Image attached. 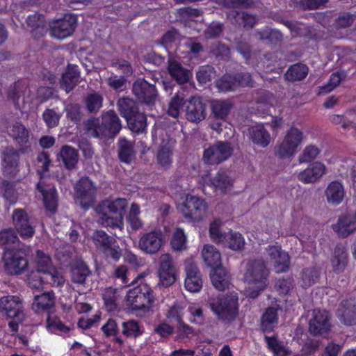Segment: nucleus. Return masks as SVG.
<instances>
[{
  "mask_svg": "<svg viewBox=\"0 0 356 356\" xmlns=\"http://www.w3.org/2000/svg\"><path fill=\"white\" fill-rule=\"evenodd\" d=\"M86 131L92 137L101 139L113 138L122 129V122L114 110L102 113L100 119L90 118L84 122Z\"/></svg>",
  "mask_w": 356,
  "mask_h": 356,
  "instance_id": "obj_1",
  "label": "nucleus"
},
{
  "mask_svg": "<svg viewBox=\"0 0 356 356\" xmlns=\"http://www.w3.org/2000/svg\"><path fill=\"white\" fill-rule=\"evenodd\" d=\"M120 115L127 121L129 128L135 133H143L147 127V118L140 112L138 103L129 97L120 98L117 102Z\"/></svg>",
  "mask_w": 356,
  "mask_h": 356,
  "instance_id": "obj_2",
  "label": "nucleus"
},
{
  "mask_svg": "<svg viewBox=\"0 0 356 356\" xmlns=\"http://www.w3.org/2000/svg\"><path fill=\"white\" fill-rule=\"evenodd\" d=\"M207 303L218 318L225 323H231L238 316V298L234 295L210 297Z\"/></svg>",
  "mask_w": 356,
  "mask_h": 356,
  "instance_id": "obj_3",
  "label": "nucleus"
},
{
  "mask_svg": "<svg viewBox=\"0 0 356 356\" xmlns=\"http://www.w3.org/2000/svg\"><path fill=\"white\" fill-rule=\"evenodd\" d=\"M127 207V200L125 198L115 200L106 199L96 207L95 211L102 215V220H111L114 222H123L124 216Z\"/></svg>",
  "mask_w": 356,
  "mask_h": 356,
  "instance_id": "obj_4",
  "label": "nucleus"
},
{
  "mask_svg": "<svg viewBox=\"0 0 356 356\" xmlns=\"http://www.w3.org/2000/svg\"><path fill=\"white\" fill-rule=\"evenodd\" d=\"M29 250L17 248L8 250L5 255V270L10 275L23 274L28 270L29 263L26 258Z\"/></svg>",
  "mask_w": 356,
  "mask_h": 356,
  "instance_id": "obj_5",
  "label": "nucleus"
},
{
  "mask_svg": "<svg viewBox=\"0 0 356 356\" xmlns=\"http://www.w3.org/2000/svg\"><path fill=\"white\" fill-rule=\"evenodd\" d=\"M7 133L20 153L27 154L32 151L31 131L21 121L8 126Z\"/></svg>",
  "mask_w": 356,
  "mask_h": 356,
  "instance_id": "obj_6",
  "label": "nucleus"
},
{
  "mask_svg": "<svg viewBox=\"0 0 356 356\" xmlns=\"http://www.w3.org/2000/svg\"><path fill=\"white\" fill-rule=\"evenodd\" d=\"M303 139V133L296 127H291L282 142L275 148V154L281 159L292 156Z\"/></svg>",
  "mask_w": 356,
  "mask_h": 356,
  "instance_id": "obj_7",
  "label": "nucleus"
},
{
  "mask_svg": "<svg viewBox=\"0 0 356 356\" xmlns=\"http://www.w3.org/2000/svg\"><path fill=\"white\" fill-rule=\"evenodd\" d=\"M207 208L204 200L195 195H187L180 211L184 217L191 220L192 222H198L205 216Z\"/></svg>",
  "mask_w": 356,
  "mask_h": 356,
  "instance_id": "obj_8",
  "label": "nucleus"
},
{
  "mask_svg": "<svg viewBox=\"0 0 356 356\" xmlns=\"http://www.w3.org/2000/svg\"><path fill=\"white\" fill-rule=\"evenodd\" d=\"M232 153L233 148L229 143L218 141L204 151L203 160L207 164H219L227 160Z\"/></svg>",
  "mask_w": 356,
  "mask_h": 356,
  "instance_id": "obj_9",
  "label": "nucleus"
},
{
  "mask_svg": "<svg viewBox=\"0 0 356 356\" xmlns=\"http://www.w3.org/2000/svg\"><path fill=\"white\" fill-rule=\"evenodd\" d=\"M75 193L84 209H88L95 202L96 187L92 180L87 176L79 179L75 185Z\"/></svg>",
  "mask_w": 356,
  "mask_h": 356,
  "instance_id": "obj_10",
  "label": "nucleus"
},
{
  "mask_svg": "<svg viewBox=\"0 0 356 356\" xmlns=\"http://www.w3.org/2000/svg\"><path fill=\"white\" fill-rule=\"evenodd\" d=\"M331 330L330 317L327 311L314 309L312 317L309 321V332L314 337L325 338Z\"/></svg>",
  "mask_w": 356,
  "mask_h": 356,
  "instance_id": "obj_11",
  "label": "nucleus"
},
{
  "mask_svg": "<svg viewBox=\"0 0 356 356\" xmlns=\"http://www.w3.org/2000/svg\"><path fill=\"white\" fill-rule=\"evenodd\" d=\"M269 270L261 259L250 261L246 267L244 278L248 283L268 284Z\"/></svg>",
  "mask_w": 356,
  "mask_h": 356,
  "instance_id": "obj_12",
  "label": "nucleus"
},
{
  "mask_svg": "<svg viewBox=\"0 0 356 356\" xmlns=\"http://www.w3.org/2000/svg\"><path fill=\"white\" fill-rule=\"evenodd\" d=\"M133 92L140 102L148 106L154 105L158 97L155 85L145 79H139L134 83Z\"/></svg>",
  "mask_w": 356,
  "mask_h": 356,
  "instance_id": "obj_13",
  "label": "nucleus"
},
{
  "mask_svg": "<svg viewBox=\"0 0 356 356\" xmlns=\"http://www.w3.org/2000/svg\"><path fill=\"white\" fill-rule=\"evenodd\" d=\"M77 24L76 16L65 14L63 18L54 21L50 26L51 35L58 39H65L72 35Z\"/></svg>",
  "mask_w": 356,
  "mask_h": 356,
  "instance_id": "obj_14",
  "label": "nucleus"
},
{
  "mask_svg": "<svg viewBox=\"0 0 356 356\" xmlns=\"http://www.w3.org/2000/svg\"><path fill=\"white\" fill-rule=\"evenodd\" d=\"M35 262L38 274L42 273L44 275L49 276L51 281L54 282L58 280V286L63 285L64 282L63 276L55 268H51V259L43 251L40 250L36 251Z\"/></svg>",
  "mask_w": 356,
  "mask_h": 356,
  "instance_id": "obj_15",
  "label": "nucleus"
},
{
  "mask_svg": "<svg viewBox=\"0 0 356 356\" xmlns=\"http://www.w3.org/2000/svg\"><path fill=\"white\" fill-rule=\"evenodd\" d=\"M18 149L8 146L2 152L1 165L3 173L5 176L14 178L19 172V155Z\"/></svg>",
  "mask_w": 356,
  "mask_h": 356,
  "instance_id": "obj_16",
  "label": "nucleus"
},
{
  "mask_svg": "<svg viewBox=\"0 0 356 356\" xmlns=\"http://www.w3.org/2000/svg\"><path fill=\"white\" fill-rule=\"evenodd\" d=\"M185 288L190 292L195 293L201 290L202 287V274L197 266L193 261L185 262Z\"/></svg>",
  "mask_w": 356,
  "mask_h": 356,
  "instance_id": "obj_17",
  "label": "nucleus"
},
{
  "mask_svg": "<svg viewBox=\"0 0 356 356\" xmlns=\"http://www.w3.org/2000/svg\"><path fill=\"white\" fill-rule=\"evenodd\" d=\"M336 315L339 321L346 326L356 325V299L349 298L341 300Z\"/></svg>",
  "mask_w": 356,
  "mask_h": 356,
  "instance_id": "obj_18",
  "label": "nucleus"
},
{
  "mask_svg": "<svg viewBox=\"0 0 356 356\" xmlns=\"http://www.w3.org/2000/svg\"><path fill=\"white\" fill-rule=\"evenodd\" d=\"M186 118L191 122H200L207 116L206 104L200 97L193 96L186 104Z\"/></svg>",
  "mask_w": 356,
  "mask_h": 356,
  "instance_id": "obj_19",
  "label": "nucleus"
},
{
  "mask_svg": "<svg viewBox=\"0 0 356 356\" xmlns=\"http://www.w3.org/2000/svg\"><path fill=\"white\" fill-rule=\"evenodd\" d=\"M163 232L154 230L144 234L139 241V247L143 252L153 254L156 253L163 244Z\"/></svg>",
  "mask_w": 356,
  "mask_h": 356,
  "instance_id": "obj_20",
  "label": "nucleus"
},
{
  "mask_svg": "<svg viewBox=\"0 0 356 356\" xmlns=\"http://www.w3.org/2000/svg\"><path fill=\"white\" fill-rule=\"evenodd\" d=\"M0 310L5 312L7 318H20L24 313L21 299L15 296H6L0 298Z\"/></svg>",
  "mask_w": 356,
  "mask_h": 356,
  "instance_id": "obj_21",
  "label": "nucleus"
},
{
  "mask_svg": "<svg viewBox=\"0 0 356 356\" xmlns=\"http://www.w3.org/2000/svg\"><path fill=\"white\" fill-rule=\"evenodd\" d=\"M69 273L72 282L85 285L86 279L91 275L92 271L83 260H77L70 264Z\"/></svg>",
  "mask_w": 356,
  "mask_h": 356,
  "instance_id": "obj_22",
  "label": "nucleus"
},
{
  "mask_svg": "<svg viewBox=\"0 0 356 356\" xmlns=\"http://www.w3.org/2000/svg\"><path fill=\"white\" fill-rule=\"evenodd\" d=\"M36 189L42 194L43 204L46 210L55 213L58 208V193L54 187L45 189V184L40 180L36 184Z\"/></svg>",
  "mask_w": 356,
  "mask_h": 356,
  "instance_id": "obj_23",
  "label": "nucleus"
},
{
  "mask_svg": "<svg viewBox=\"0 0 356 356\" xmlns=\"http://www.w3.org/2000/svg\"><path fill=\"white\" fill-rule=\"evenodd\" d=\"M80 69L77 65L68 64L62 75L61 87L66 92H71L80 81Z\"/></svg>",
  "mask_w": 356,
  "mask_h": 356,
  "instance_id": "obj_24",
  "label": "nucleus"
},
{
  "mask_svg": "<svg viewBox=\"0 0 356 356\" xmlns=\"http://www.w3.org/2000/svg\"><path fill=\"white\" fill-rule=\"evenodd\" d=\"M348 260V254L346 246L342 243L337 244L331 259L332 270L337 273L343 272L347 266Z\"/></svg>",
  "mask_w": 356,
  "mask_h": 356,
  "instance_id": "obj_25",
  "label": "nucleus"
},
{
  "mask_svg": "<svg viewBox=\"0 0 356 356\" xmlns=\"http://www.w3.org/2000/svg\"><path fill=\"white\" fill-rule=\"evenodd\" d=\"M55 305L56 297L53 291L44 292L34 296L33 308L37 312L46 311L49 314L51 310L55 307Z\"/></svg>",
  "mask_w": 356,
  "mask_h": 356,
  "instance_id": "obj_26",
  "label": "nucleus"
},
{
  "mask_svg": "<svg viewBox=\"0 0 356 356\" xmlns=\"http://www.w3.org/2000/svg\"><path fill=\"white\" fill-rule=\"evenodd\" d=\"M210 278L213 286L218 291H224L229 288L230 275L222 266L211 269Z\"/></svg>",
  "mask_w": 356,
  "mask_h": 356,
  "instance_id": "obj_27",
  "label": "nucleus"
},
{
  "mask_svg": "<svg viewBox=\"0 0 356 356\" xmlns=\"http://www.w3.org/2000/svg\"><path fill=\"white\" fill-rule=\"evenodd\" d=\"M227 19L232 24L247 29H252L256 23V19L252 15L236 10H230L227 13Z\"/></svg>",
  "mask_w": 356,
  "mask_h": 356,
  "instance_id": "obj_28",
  "label": "nucleus"
},
{
  "mask_svg": "<svg viewBox=\"0 0 356 356\" xmlns=\"http://www.w3.org/2000/svg\"><path fill=\"white\" fill-rule=\"evenodd\" d=\"M325 194L329 204L334 206L339 205L344 197L343 186L339 181H333L328 184Z\"/></svg>",
  "mask_w": 356,
  "mask_h": 356,
  "instance_id": "obj_29",
  "label": "nucleus"
},
{
  "mask_svg": "<svg viewBox=\"0 0 356 356\" xmlns=\"http://www.w3.org/2000/svg\"><path fill=\"white\" fill-rule=\"evenodd\" d=\"M153 293V290L149 286V291H142L136 299L129 303V307H131L132 311L149 312L154 301Z\"/></svg>",
  "mask_w": 356,
  "mask_h": 356,
  "instance_id": "obj_30",
  "label": "nucleus"
},
{
  "mask_svg": "<svg viewBox=\"0 0 356 356\" xmlns=\"http://www.w3.org/2000/svg\"><path fill=\"white\" fill-rule=\"evenodd\" d=\"M278 323L277 311L273 307H268L261 317L259 327L263 333L274 330Z\"/></svg>",
  "mask_w": 356,
  "mask_h": 356,
  "instance_id": "obj_31",
  "label": "nucleus"
},
{
  "mask_svg": "<svg viewBox=\"0 0 356 356\" xmlns=\"http://www.w3.org/2000/svg\"><path fill=\"white\" fill-rule=\"evenodd\" d=\"M168 70L170 75L179 84L186 83L190 79V70L184 68L175 60L169 61Z\"/></svg>",
  "mask_w": 356,
  "mask_h": 356,
  "instance_id": "obj_32",
  "label": "nucleus"
},
{
  "mask_svg": "<svg viewBox=\"0 0 356 356\" xmlns=\"http://www.w3.org/2000/svg\"><path fill=\"white\" fill-rule=\"evenodd\" d=\"M202 256L206 265L211 270L221 266V255L218 250L213 245H206L202 251Z\"/></svg>",
  "mask_w": 356,
  "mask_h": 356,
  "instance_id": "obj_33",
  "label": "nucleus"
},
{
  "mask_svg": "<svg viewBox=\"0 0 356 356\" xmlns=\"http://www.w3.org/2000/svg\"><path fill=\"white\" fill-rule=\"evenodd\" d=\"M250 137L252 141L262 147L268 145L270 142V135L269 132L261 124L252 127L249 129Z\"/></svg>",
  "mask_w": 356,
  "mask_h": 356,
  "instance_id": "obj_34",
  "label": "nucleus"
},
{
  "mask_svg": "<svg viewBox=\"0 0 356 356\" xmlns=\"http://www.w3.org/2000/svg\"><path fill=\"white\" fill-rule=\"evenodd\" d=\"M64 166L67 170H73L76 167L79 160V152L70 145H63L59 154Z\"/></svg>",
  "mask_w": 356,
  "mask_h": 356,
  "instance_id": "obj_35",
  "label": "nucleus"
},
{
  "mask_svg": "<svg viewBox=\"0 0 356 356\" xmlns=\"http://www.w3.org/2000/svg\"><path fill=\"white\" fill-rule=\"evenodd\" d=\"M118 144L120 161L127 164L131 163L135 156L133 143L127 140L125 138H120Z\"/></svg>",
  "mask_w": 356,
  "mask_h": 356,
  "instance_id": "obj_36",
  "label": "nucleus"
},
{
  "mask_svg": "<svg viewBox=\"0 0 356 356\" xmlns=\"http://www.w3.org/2000/svg\"><path fill=\"white\" fill-rule=\"evenodd\" d=\"M233 104L229 99H218L211 102V111L216 119L225 120Z\"/></svg>",
  "mask_w": 356,
  "mask_h": 356,
  "instance_id": "obj_37",
  "label": "nucleus"
},
{
  "mask_svg": "<svg viewBox=\"0 0 356 356\" xmlns=\"http://www.w3.org/2000/svg\"><path fill=\"white\" fill-rule=\"evenodd\" d=\"M309 72V67L302 63H297L291 65L286 74L285 78L289 81H298L305 79Z\"/></svg>",
  "mask_w": 356,
  "mask_h": 356,
  "instance_id": "obj_38",
  "label": "nucleus"
},
{
  "mask_svg": "<svg viewBox=\"0 0 356 356\" xmlns=\"http://www.w3.org/2000/svg\"><path fill=\"white\" fill-rule=\"evenodd\" d=\"M321 275V268L318 266L305 268L301 273V286L307 289L318 282Z\"/></svg>",
  "mask_w": 356,
  "mask_h": 356,
  "instance_id": "obj_39",
  "label": "nucleus"
},
{
  "mask_svg": "<svg viewBox=\"0 0 356 356\" xmlns=\"http://www.w3.org/2000/svg\"><path fill=\"white\" fill-rule=\"evenodd\" d=\"M209 181L211 186H213L216 190L218 189L223 193L232 186L231 179L222 170L218 171L215 177L210 179Z\"/></svg>",
  "mask_w": 356,
  "mask_h": 356,
  "instance_id": "obj_40",
  "label": "nucleus"
},
{
  "mask_svg": "<svg viewBox=\"0 0 356 356\" xmlns=\"http://www.w3.org/2000/svg\"><path fill=\"white\" fill-rule=\"evenodd\" d=\"M216 86L220 92H227L237 89L234 72L225 73L216 81Z\"/></svg>",
  "mask_w": 356,
  "mask_h": 356,
  "instance_id": "obj_41",
  "label": "nucleus"
},
{
  "mask_svg": "<svg viewBox=\"0 0 356 356\" xmlns=\"http://www.w3.org/2000/svg\"><path fill=\"white\" fill-rule=\"evenodd\" d=\"M122 333L127 337L136 339L143 333V330L136 320H129L122 323Z\"/></svg>",
  "mask_w": 356,
  "mask_h": 356,
  "instance_id": "obj_42",
  "label": "nucleus"
},
{
  "mask_svg": "<svg viewBox=\"0 0 356 356\" xmlns=\"http://www.w3.org/2000/svg\"><path fill=\"white\" fill-rule=\"evenodd\" d=\"M103 97L98 92L88 94L85 99L86 110L90 113H97L103 106Z\"/></svg>",
  "mask_w": 356,
  "mask_h": 356,
  "instance_id": "obj_43",
  "label": "nucleus"
},
{
  "mask_svg": "<svg viewBox=\"0 0 356 356\" xmlns=\"http://www.w3.org/2000/svg\"><path fill=\"white\" fill-rule=\"evenodd\" d=\"M44 21V15L38 13L29 15L26 20L28 26L31 28L33 33L38 32L41 36L45 32Z\"/></svg>",
  "mask_w": 356,
  "mask_h": 356,
  "instance_id": "obj_44",
  "label": "nucleus"
},
{
  "mask_svg": "<svg viewBox=\"0 0 356 356\" xmlns=\"http://www.w3.org/2000/svg\"><path fill=\"white\" fill-rule=\"evenodd\" d=\"M186 102L184 98L177 94L174 95L169 103L168 108V114L174 118H177L180 114L181 110L186 106Z\"/></svg>",
  "mask_w": 356,
  "mask_h": 356,
  "instance_id": "obj_45",
  "label": "nucleus"
},
{
  "mask_svg": "<svg viewBox=\"0 0 356 356\" xmlns=\"http://www.w3.org/2000/svg\"><path fill=\"white\" fill-rule=\"evenodd\" d=\"M258 33L261 40H266L271 44H279L283 40L282 33L277 29H266Z\"/></svg>",
  "mask_w": 356,
  "mask_h": 356,
  "instance_id": "obj_46",
  "label": "nucleus"
},
{
  "mask_svg": "<svg viewBox=\"0 0 356 356\" xmlns=\"http://www.w3.org/2000/svg\"><path fill=\"white\" fill-rule=\"evenodd\" d=\"M244 245V238L240 233L229 232L224 246L228 247L229 249L234 251H240L243 249Z\"/></svg>",
  "mask_w": 356,
  "mask_h": 356,
  "instance_id": "obj_47",
  "label": "nucleus"
},
{
  "mask_svg": "<svg viewBox=\"0 0 356 356\" xmlns=\"http://www.w3.org/2000/svg\"><path fill=\"white\" fill-rule=\"evenodd\" d=\"M221 224H210L209 236L211 241L217 244H225L229 232L223 231L220 227Z\"/></svg>",
  "mask_w": 356,
  "mask_h": 356,
  "instance_id": "obj_48",
  "label": "nucleus"
},
{
  "mask_svg": "<svg viewBox=\"0 0 356 356\" xmlns=\"http://www.w3.org/2000/svg\"><path fill=\"white\" fill-rule=\"evenodd\" d=\"M186 236L184 234V229L177 228L172 235L170 245L173 250L181 251L186 248Z\"/></svg>",
  "mask_w": 356,
  "mask_h": 356,
  "instance_id": "obj_49",
  "label": "nucleus"
},
{
  "mask_svg": "<svg viewBox=\"0 0 356 356\" xmlns=\"http://www.w3.org/2000/svg\"><path fill=\"white\" fill-rule=\"evenodd\" d=\"M92 238L95 245L99 246L102 250L108 245L117 243L114 238L108 236L104 231H96L93 234Z\"/></svg>",
  "mask_w": 356,
  "mask_h": 356,
  "instance_id": "obj_50",
  "label": "nucleus"
},
{
  "mask_svg": "<svg viewBox=\"0 0 356 356\" xmlns=\"http://www.w3.org/2000/svg\"><path fill=\"white\" fill-rule=\"evenodd\" d=\"M294 280L292 277L287 276L279 279L275 284V289L280 294L286 295L293 289Z\"/></svg>",
  "mask_w": 356,
  "mask_h": 356,
  "instance_id": "obj_51",
  "label": "nucleus"
},
{
  "mask_svg": "<svg viewBox=\"0 0 356 356\" xmlns=\"http://www.w3.org/2000/svg\"><path fill=\"white\" fill-rule=\"evenodd\" d=\"M42 119L47 127L52 129L58 125L60 115L57 113L54 109L46 108L42 113Z\"/></svg>",
  "mask_w": 356,
  "mask_h": 356,
  "instance_id": "obj_52",
  "label": "nucleus"
},
{
  "mask_svg": "<svg viewBox=\"0 0 356 356\" xmlns=\"http://www.w3.org/2000/svg\"><path fill=\"white\" fill-rule=\"evenodd\" d=\"M346 76L343 71L333 72L330 77L328 83L321 88L322 92L328 93L339 85L341 80Z\"/></svg>",
  "mask_w": 356,
  "mask_h": 356,
  "instance_id": "obj_53",
  "label": "nucleus"
},
{
  "mask_svg": "<svg viewBox=\"0 0 356 356\" xmlns=\"http://www.w3.org/2000/svg\"><path fill=\"white\" fill-rule=\"evenodd\" d=\"M276 273H285L290 268V257L287 252H283L273 261Z\"/></svg>",
  "mask_w": 356,
  "mask_h": 356,
  "instance_id": "obj_54",
  "label": "nucleus"
},
{
  "mask_svg": "<svg viewBox=\"0 0 356 356\" xmlns=\"http://www.w3.org/2000/svg\"><path fill=\"white\" fill-rule=\"evenodd\" d=\"M237 88L239 87H254V81L250 73L248 72H234Z\"/></svg>",
  "mask_w": 356,
  "mask_h": 356,
  "instance_id": "obj_55",
  "label": "nucleus"
},
{
  "mask_svg": "<svg viewBox=\"0 0 356 356\" xmlns=\"http://www.w3.org/2000/svg\"><path fill=\"white\" fill-rule=\"evenodd\" d=\"M332 228L339 237L346 238L356 231V224H332Z\"/></svg>",
  "mask_w": 356,
  "mask_h": 356,
  "instance_id": "obj_56",
  "label": "nucleus"
},
{
  "mask_svg": "<svg viewBox=\"0 0 356 356\" xmlns=\"http://www.w3.org/2000/svg\"><path fill=\"white\" fill-rule=\"evenodd\" d=\"M355 15L349 12H343L340 14L335 19L334 24L338 29H345L350 27L355 21Z\"/></svg>",
  "mask_w": 356,
  "mask_h": 356,
  "instance_id": "obj_57",
  "label": "nucleus"
},
{
  "mask_svg": "<svg viewBox=\"0 0 356 356\" xmlns=\"http://www.w3.org/2000/svg\"><path fill=\"white\" fill-rule=\"evenodd\" d=\"M320 154V149L315 145L307 146L299 156L300 163H309L314 160Z\"/></svg>",
  "mask_w": 356,
  "mask_h": 356,
  "instance_id": "obj_58",
  "label": "nucleus"
},
{
  "mask_svg": "<svg viewBox=\"0 0 356 356\" xmlns=\"http://www.w3.org/2000/svg\"><path fill=\"white\" fill-rule=\"evenodd\" d=\"M172 150L167 147H162L158 152V163L163 168H168L172 163Z\"/></svg>",
  "mask_w": 356,
  "mask_h": 356,
  "instance_id": "obj_59",
  "label": "nucleus"
},
{
  "mask_svg": "<svg viewBox=\"0 0 356 356\" xmlns=\"http://www.w3.org/2000/svg\"><path fill=\"white\" fill-rule=\"evenodd\" d=\"M66 117L74 124H78L81 119L80 106L78 104H71L66 106Z\"/></svg>",
  "mask_w": 356,
  "mask_h": 356,
  "instance_id": "obj_60",
  "label": "nucleus"
},
{
  "mask_svg": "<svg viewBox=\"0 0 356 356\" xmlns=\"http://www.w3.org/2000/svg\"><path fill=\"white\" fill-rule=\"evenodd\" d=\"M213 68L210 65L201 66L196 73V79L200 84H205L211 80Z\"/></svg>",
  "mask_w": 356,
  "mask_h": 356,
  "instance_id": "obj_61",
  "label": "nucleus"
},
{
  "mask_svg": "<svg viewBox=\"0 0 356 356\" xmlns=\"http://www.w3.org/2000/svg\"><path fill=\"white\" fill-rule=\"evenodd\" d=\"M223 30V25L220 22L211 23L204 30V36L208 39L218 38Z\"/></svg>",
  "mask_w": 356,
  "mask_h": 356,
  "instance_id": "obj_62",
  "label": "nucleus"
},
{
  "mask_svg": "<svg viewBox=\"0 0 356 356\" xmlns=\"http://www.w3.org/2000/svg\"><path fill=\"white\" fill-rule=\"evenodd\" d=\"M47 327L51 331L58 330L61 332L67 333L70 330V328L66 326L58 318H51L49 315L47 319Z\"/></svg>",
  "mask_w": 356,
  "mask_h": 356,
  "instance_id": "obj_63",
  "label": "nucleus"
},
{
  "mask_svg": "<svg viewBox=\"0 0 356 356\" xmlns=\"http://www.w3.org/2000/svg\"><path fill=\"white\" fill-rule=\"evenodd\" d=\"M18 240L15 232L12 229H4L0 232V245H6L9 243H15Z\"/></svg>",
  "mask_w": 356,
  "mask_h": 356,
  "instance_id": "obj_64",
  "label": "nucleus"
}]
</instances>
